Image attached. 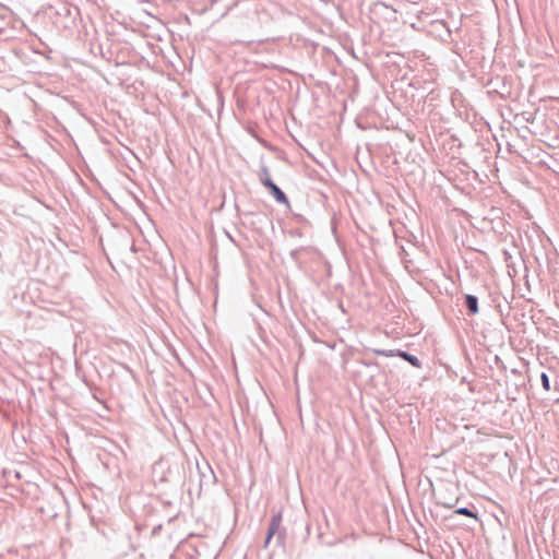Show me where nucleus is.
<instances>
[{
	"label": "nucleus",
	"instance_id": "obj_3",
	"mask_svg": "<svg viewBox=\"0 0 559 559\" xmlns=\"http://www.w3.org/2000/svg\"><path fill=\"white\" fill-rule=\"evenodd\" d=\"M281 524H282V515L280 513L275 514L272 520H271V523H270V526H269V533H267V536H266V539H265V546L269 545L271 538L273 537V535L278 532L280 527H281Z\"/></svg>",
	"mask_w": 559,
	"mask_h": 559
},
{
	"label": "nucleus",
	"instance_id": "obj_6",
	"mask_svg": "<svg viewBox=\"0 0 559 559\" xmlns=\"http://www.w3.org/2000/svg\"><path fill=\"white\" fill-rule=\"evenodd\" d=\"M455 513L457 514H462V515H465V516H468V518H474V519H478L477 515L472 512L471 510H468L467 508H460L457 510H455Z\"/></svg>",
	"mask_w": 559,
	"mask_h": 559
},
{
	"label": "nucleus",
	"instance_id": "obj_5",
	"mask_svg": "<svg viewBox=\"0 0 559 559\" xmlns=\"http://www.w3.org/2000/svg\"><path fill=\"white\" fill-rule=\"evenodd\" d=\"M465 299H466V306H467L468 310L471 311V313H473V314L477 313L478 312L477 298L472 295H467Z\"/></svg>",
	"mask_w": 559,
	"mask_h": 559
},
{
	"label": "nucleus",
	"instance_id": "obj_8",
	"mask_svg": "<svg viewBox=\"0 0 559 559\" xmlns=\"http://www.w3.org/2000/svg\"><path fill=\"white\" fill-rule=\"evenodd\" d=\"M378 10H390L392 13H394V10L390 9L386 4H384L383 2H376L374 3V11H378Z\"/></svg>",
	"mask_w": 559,
	"mask_h": 559
},
{
	"label": "nucleus",
	"instance_id": "obj_4",
	"mask_svg": "<svg viewBox=\"0 0 559 559\" xmlns=\"http://www.w3.org/2000/svg\"><path fill=\"white\" fill-rule=\"evenodd\" d=\"M396 355L399 357L403 358L404 360L408 361L414 367H417V368L420 367V361H419V359L417 357L412 356V355L407 354L406 352H402V350H399L396 353Z\"/></svg>",
	"mask_w": 559,
	"mask_h": 559
},
{
	"label": "nucleus",
	"instance_id": "obj_10",
	"mask_svg": "<svg viewBox=\"0 0 559 559\" xmlns=\"http://www.w3.org/2000/svg\"><path fill=\"white\" fill-rule=\"evenodd\" d=\"M274 70H283V71H286L288 70L287 68H282V67H276Z\"/></svg>",
	"mask_w": 559,
	"mask_h": 559
},
{
	"label": "nucleus",
	"instance_id": "obj_2",
	"mask_svg": "<svg viewBox=\"0 0 559 559\" xmlns=\"http://www.w3.org/2000/svg\"><path fill=\"white\" fill-rule=\"evenodd\" d=\"M262 185L270 189L271 193L273 194L277 202L284 204L288 203V199L286 198L285 193L271 179H262Z\"/></svg>",
	"mask_w": 559,
	"mask_h": 559
},
{
	"label": "nucleus",
	"instance_id": "obj_1",
	"mask_svg": "<svg viewBox=\"0 0 559 559\" xmlns=\"http://www.w3.org/2000/svg\"><path fill=\"white\" fill-rule=\"evenodd\" d=\"M413 60H418V61H415V67L416 68H418V67L426 68L427 66L438 67L436 61L432 60V57L430 55L426 53L425 51H421V50H414L413 51Z\"/></svg>",
	"mask_w": 559,
	"mask_h": 559
},
{
	"label": "nucleus",
	"instance_id": "obj_9",
	"mask_svg": "<svg viewBox=\"0 0 559 559\" xmlns=\"http://www.w3.org/2000/svg\"><path fill=\"white\" fill-rule=\"evenodd\" d=\"M377 355L385 356V357H392L394 356L393 352H384V350H374Z\"/></svg>",
	"mask_w": 559,
	"mask_h": 559
},
{
	"label": "nucleus",
	"instance_id": "obj_7",
	"mask_svg": "<svg viewBox=\"0 0 559 559\" xmlns=\"http://www.w3.org/2000/svg\"><path fill=\"white\" fill-rule=\"evenodd\" d=\"M540 380H542L543 388L546 391H549L550 390V383H549L548 376L546 373H542Z\"/></svg>",
	"mask_w": 559,
	"mask_h": 559
}]
</instances>
